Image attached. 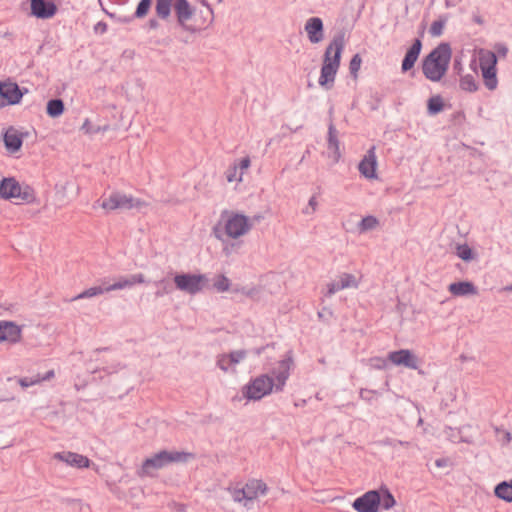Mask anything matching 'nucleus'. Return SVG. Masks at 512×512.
<instances>
[{
    "instance_id": "obj_1",
    "label": "nucleus",
    "mask_w": 512,
    "mask_h": 512,
    "mask_svg": "<svg viewBox=\"0 0 512 512\" xmlns=\"http://www.w3.org/2000/svg\"><path fill=\"white\" fill-rule=\"evenodd\" d=\"M452 57L451 46L442 42L422 60V72L426 79L439 82L447 73Z\"/></svg>"
},
{
    "instance_id": "obj_2",
    "label": "nucleus",
    "mask_w": 512,
    "mask_h": 512,
    "mask_svg": "<svg viewBox=\"0 0 512 512\" xmlns=\"http://www.w3.org/2000/svg\"><path fill=\"white\" fill-rule=\"evenodd\" d=\"M194 458L195 455L190 452L161 450L144 460L139 475H152L154 471L167 467L172 463H186Z\"/></svg>"
},
{
    "instance_id": "obj_3",
    "label": "nucleus",
    "mask_w": 512,
    "mask_h": 512,
    "mask_svg": "<svg viewBox=\"0 0 512 512\" xmlns=\"http://www.w3.org/2000/svg\"><path fill=\"white\" fill-rule=\"evenodd\" d=\"M0 197L5 200L16 199V204H30L36 200L34 189L27 184H20L14 177L0 181Z\"/></svg>"
},
{
    "instance_id": "obj_4",
    "label": "nucleus",
    "mask_w": 512,
    "mask_h": 512,
    "mask_svg": "<svg viewBox=\"0 0 512 512\" xmlns=\"http://www.w3.org/2000/svg\"><path fill=\"white\" fill-rule=\"evenodd\" d=\"M142 283H145V278L144 275L141 273L120 277L119 280L114 282L113 284H107V282L104 280L102 282V285L90 287L84 290L82 293L78 294L77 296L73 297L71 300L74 301L83 298H90L113 290L131 288L135 284Z\"/></svg>"
},
{
    "instance_id": "obj_5",
    "label": "nucleus",
    "mask_w": 512,
    "mask_h": 512,
    "mask_svg": "<svg viewBox=\"0 0 512 512\" xmlns=\"http://www.w3.org/2000/svg\"><path fill=\"white\" fill-rule=\"evenodd\" d=\"M95 204H98L100 207L107 211L131 210L133 208L141 209L147 205L144 201L119 191L112 192L107 198H104L103 200H97Z\"/></svg>"
},
{
    "instance_id": "obj_6",
    "label": "nucleus",
    "mask_w": 512,
    "mask_h": 512,
    "mask_svg": "<svg viewBox=\"0 0 512 512\" xmlns=\"http://www.w3.org/2000/svg\"><path fill=\"white\" fill-rule=\"evenodd\" d=\"M221 220H224L226 235L232 239L245 235L251 229L250 217L241 213L224 210L221 212Z\"/></svg>"
},
{
    "instance_id": "obj_7",
    "label": "nucleus",
    "mask_w": 512,
    "mask_h": 512,
    "mask_svg": "<svg viewBox=\"0 0 512 512\" xmlns=\"http://www.w3.org/2000/svg\"><path fill=\"white\" fill-rule=\"evenodd\" d=\"M275 391L273 378L269 374H261L249 381L242 388V395L248 400H260Z\"/></svg>"
},
{
    "instance_id": "obj_8",
    "label": "nucleus",
    "mask_w": 512,
    "mask_h": 512,
    "mask_svg": "<svg viewBox=\"0 0 512 512\" xmlns=\"http://www.w3.org/2000/svg\"><path fill=\"white\" fill-rule=\"evenodd\" d=\"M345 47V33L339 31L335 34L326 47L323 55L322 66L332 67L339 70L341 56Z\"/></svg>"
},
{
    "instance_id": "obj_9",
    "label": "nucleus",
    "mask_w": 512,
    "mask_h": 512,
    "mask_svg": "<svg viewBox=\"0 0 512 512\" xmlns=\"http://www.w3.org/2000/svg\"><path fill=\"white\" fill-rule=\"evenodd\" d=\"M207 282L205 274L178 273L174 276L176 288L190 295L201 292Z\"/></svg>"
},
{
    "instance_id": "obj_10",
    "label": "nucleus",
    "mask_w": 512,
    "mask_h": 512,
    "mask_svg": "<svg viewBox=\"0 0 512 512\" xmlns=\"http://www.w3.org/2000/svg\"><path fill=\"white\" fill-rule=\"evenodd\" d=\"M380 491L369 490L363 495L357 497L352 507L357 512H378L380 507Z\"/></svg>"
},
{
    "instance_id": "obj_11",
    "label": "nucleus",
    "mask_w": 512,
    "mask_h": 512,
    "mask_svg": "<svg viewBox=\"0 0 512 512\" xmlns=\"http://www.w3.org/2000/svg\"><path fill=\"white\" fill-rule=\"evenodd\" d=\"M174 11L177 17L178 24L183 30L195 33L197 28L187 24L195 13V8L190 5L188 0H175Z\"/></svg>"
},
{
    "instance_id": "obj_12",
    "label": "nucleus",
    "mask_w": 512,
    "mask_h": 512,
    "mask_svg": "<svg viewBox=\"0 0 512 512\" xmlns=\"http://www.w3.org/2000/svg\"><path fill=\"white\" fill-rule=\"evenodd\" d=\"M290 353L291 352H289L287 357L279 361L278 365L272 369L271 377L273 380H276V382H274L275 392H280L283 390L286 381L290 376L291 366L293 365V359Z\"/></svg>"
},
{
    "instance_id": "obj_13",
    "label": "nucleus",
    "mask_w": 512,
    "mask_h": 512,
    "mask_svg": "<svg viewBox=\"0 0 512 512\" xmlns=\"http://www.w3.org/2000/svg\"><path fill=\"white\" fill-rule=\"evenodd\" d=\"M388 360L396 366H404L409 369L419 368V358L409 349H400L388 354Z\"/></svg>"
},
{
    "instance_id": "obj_14",
    "label": "nucleus",
    "mask_w": 512,
    "mask_h": 512,
    "mask_svg": "<svg viewBox=\"0 0 512 512\" xmlns=\"http://www.w3.org/2000/svg\"><path fill=\"white\" fill-rule=\"evenodd\" d=\"M31 15L38 19H50L57 13L52 0H30Z\"/></svg>"
},
{
    "instance_id": "obj_15",
    "label": "nucleus",
    "mask_w": 512,
    "mask_h": 512,
    "mask_svg": "<svg viewBox=\"0 0 512 512\" xmlns=\"http://www.w3.org/2000/svg\"><path fill=\"white\" fill-rule=\"evenodd\" d=\"M28 92L25 88L23 91L17 83L0 82V97L5 99L8 105H16L20 103L24 93Z\"/></svg>"
},
{
    "instance_id": "obj_16",
    "label": "nucleus",
    "mask_w": 512,
    "mask_h": 512,
    "mask_svg": "<svg viewBox=\"0 0 512 512\" xmlns=\"http://www.w3.org/2000/svg\"><path fill=\"white\" fill-rule=\"evenodd\" d=\"M22 337L21 327L13 321L0 320V343L16 344Z\"/></svg>"
},
{
    "instance_id": "obj_17",
    "label": "nucleus",
    "mask_w": 512,
    "mask_h": 512,
    "mask_svg": "<svg viewBox=\"0 0 512 512\" xmlns=\"http://www.w3.org/2000/svg\"><path fill=\"white\" fill-rule=\"evenodd\" d=\"M422 40L420 38H415L411 44V46L407 49L404 58L401 63V72L406 73L413 69L416 61L419 58V55L422 50Z\"/></svg>"
},
{
    "instance_id": "obj_18",
    "label": "nucleus",
    "mask_w": 512,
    "mask_h": 512,
    "mask_svg": "<svg viewBox=\"0 0 512 512\" xmlns=\"http://www.w3.org/2000/svg\"><path fill=\"white\" fill-rule=\"evenodd\" d=\"M305 31L311 43L317 44L324 39V25L319 17H311L305 23Z\"/></svg>"
},
{
    "instance_id": "obj_19",
    "label": "nucleus",
    "mask_w": 512,
    "mask_h": 512,
    "mask_svg": "<svg viewBox=\"0 0 512 512\" xmlns=\"http://www.w3.org/2000/svg\"><path fill=\"white\" fill-rule=\"evenodd\" d=\"M377 160L375 147H371L358 165L360 173L367 179L376 178Z\"/></svg>"
},
{
    "instance_id": "obj_20",
    "label": "nucleus",
    "mask_w": 512,
    "mask_h": 512,
    "mask_svg": "<svg viewBox=\"0 0 512 512\" xmlns=\"http://www.w3.org/2000/svg\"><path fill=\"white\" fill-rule=\"evenodd\" d=\"M243 490L247 496L244 506L250 508L249 503H252L259 495H265L268 487L262 480L252 479L246 483Z\"/></svg>"
},
{
    "instance_id": "obj_21",
    "label": "nucleus",
    "mask_w": 512,
    "mask_h": 512,
    "mask_svg": "<svg viewBox=\"0 0 512 512\" xmlns=\"http://www.w3.org/2000/svg\"><path fill=\"white\" fill-rule=\"evenodd\" d=\"M23 137V133L19 132L16 128L12 126L9 127L3 133V142L6 150L9 151L10 153L18 152L23 145Z\"/></svg>"
},
{
    "instance_id": "obj_22",
    "label": "nucleus",
    "mask_w": 512,
    "mask_h": 512,
    "mask_svg": "<svg viewBox=\"0 0 512 512\" xmlns=\"http://www.w3.org/2000/svg\"><path fill=\"white\" fill-rule=\"evenodd\" d=\"M54 458L76 468H87L91 462L86 456L70 451L57 452Z\"/></svg>"
},
{
    "instance_id": "obj_23",
    "label": "nucleus",
    "mask_w": 512,
    "mask_h": 512,
    "mask_svg": "<svg viewBox=\"0 0 512 512\" xmlns=\"http://www.w3.org/2000/svg\"><path fill=\"white\" fill-rule=\"evenodd\" d=\"M448 290L455 296H466L477 294L476 286L470 281H458L449 285Z\"/></svg>"
},
{
    "instance_id": "obj_24",
    "label": "nucleus",
    "mask_w": 512,
    "mask_h": 512,
    "mask_svg": "<svg viewBox=\"0 0 512 512\" xmlns=\"http://www.w3.org/2000/svg\"><path fill=\"white\" fill-rule=\"evenodd\" d=\"M338 70L332 67L321 66L320 76L318 79L319 85L325 90H330L334 86L336 74Z\"/></svg>"
},
{
    "instance_id": "obj_25",
    "label": "nucleus",
    "mask_w": 512,
    "mask_h": 512,
    "mask_svg": "<svg viewBox=\"0 0 512 512\" xmlns=\"http://www.w3.org/2000/svg\"><path fill=\"white\" fill-rule=\"evenodd\" d=\"M65 110L64 101L61 98H53L47 102L46 113L51 118L60 117Z\"/></svg>"
},
{
    "instance_id": "obj_26",
    "label": "nucleus",
    "mask_w": 512,
    "mask_h": 512,
    "mask_svg": "<svg viewBox=\"0 0 512 512\" xmlns=\"http://www.w3.org/2000/svg\"><path fill=\"white\" fill-rule=\"evenodd\" d=\"M327 142H328V149L333 151V153L335 155V159L338 160L340 157L338 131L335 128L332 121L329 123V126H328Z\"/></svg>"
},
{
    "instance_id": "obj_27",
    "label": "nucleus",
    "mask_w": 512,
    "mask_h": 512,
    "mask_svg": "<svg viewBox=\"0 0 512 512\" xmlns=\"http://www.w3.org/2000/svg\"><path fill=\"white\" fill-rule=\"evenodd\" d=\"M494 494L506 502H512V480L498 483L494 488Z\"/></svg>"
},
{
    "instance_id": "obj_28",
    "label": "nucleus",
    "mask_w": 512,
    "mask_h": 512,
    "mask_svg": "<svg viewBox=\"0 0 512 512\" xmlns=\"http://www.w3.org/2000/svg\"><path fill=\"white\" fill-rule=\"evenodd\" d=\"M497 55L495 52L490 50H481L479 53V66L480 69L496 68L497 66Z\"/></svg>"
},
{
    "instance_id": "obj_29",
    "label": "nucleus",
    "mask_w": 512,
    "mask_h": 512,
    "mask_svg": "<svg viewBox=\"0 0 512 512\" xmlns=\"http://www.w3.org/2000/svg\"><path fill=\"white\" fill-rule=\"evenodd\" d=\"M481 75L483 78L484 85L488 90L493 91L497 88V68L481 69Z\"/></svg>"
},
{
    "instance_id": "obj_30",
    "label": "nucleus",
    "mask_w": 512,
    "mask_h": 512,
    "mask_svg": "<svg viewBox=\"0 0 512 512\" xmlns=\"http://www.w3.org/2000/svg\"><path fill=\"white\" fill-rule=\"evenodd\" d=\"M444 109V100L440 95H434L427 100V113L431 116L439 114Z\"/></svg>"
},
{
    "instance_id": "obj_31",
    "label": "nucleus",
    "mask_w": 512,
    "mask_h": 512,
    "mask_svg": "<svg viewBox=\"0 0 512 512\" xmlns=\"http://www.w3.org/2000/svg\"><path fill=\"white\" fill-rule=\"evenodd\" d=\"M174 0H156V14L161 19H167L171 14V7Z\"/></svg>"
},
{
    "instance_id": "obj_32",
    "label": "nucleus",
    "mask_w": 512,
    "mask_h": 512,
    "mask_svg": "<svg viewBox=\"0 0 512 512\" xmlns=\"http://www.w3.org/2000/svg\"><path fill=\"white\" fill-rule=\"evenodd\" d=\"M459 86L462 90L467 92H476L479 88V84L471 74L462 76L460 78Z\"/></svg>"
},
{
    "instance_id": "obj_33",
    "label": "nucleus",
    "mask_w": 512,
    "mask_h": 512,
    "mask_svg": "<svg viewBox=\"0 0 512 512\" xmlns=\"http://www.w3.org/2000/svg\"><path fill=\"white\" fill-rule=\"evenodd\" d=\"M380 506L385 510L391 509L395 504L396 500L388 488L382 487L380 490Z\"/></svg>"
},
{
    "instance_id": "obj_34",
    "label": "nucleus",
    "mask_w": 512,
    "mask_h": 512,
    "mask_svg": "<svg viewBox=\"0 0 512 512\" xmlns=\"http://www.w3.org/2000/svg\"><path fill=\"white\" fill-rule=\"evenodd\" d=\"M457 256L463 261L469 262L474 259L475 253L467 244L457 246Z\"/></svg>"
},
{
    "instance_id": "obj_35",
    "label": "nucleus",
    "mask_w": 512,
    "mask_h": 512,
    "mask_svg": "<svg viewBox=\"0 0 512 512\" xmlns=\"http://www.w3.org/2000/svg\"><path fill=\"white\" fill-rule=\"evenodd\" d=\"M378 225V220L374 216H366L362 218V220L358 224V228L360 232H366L369 230H373Z\"/></svg>"
},
{
    "instance_id": "obj_36",
    "label": "nucleus",
    "mask_w": 512,
    "mask_h": 512,
    "mask_svg": "<svg viewBox=\"0 0 512 512\" xmlns=\"http://www.w3.org/2000/svg\"><path fill=\"white\" fill-rule=\"evenodd\" d=\"M152 2H153V0H140V2L138 3L136 10L133 14L134 17L137 19L144 18L148 14V12L151 8Z\"/></svg>"
},
{
    "instance_id": "obj_37",
    "label": "nucleus",
    "mask_w": 512,
    "mask_h": 512,
    "mask_svg": "<svg viewBox=\"0 0 512 512\" xmlns=\"http://www.w3.org/2000/svg\"><path fill=\"white\" fill-rule=\"evenodd\" d=\"M447 18L446 17H440L438 20H435L429 29V33L433 37L441 36L443 33V28L446 24Z\"/></svg>"
},
{
    "instance_id": "obj_38",
    "label": "nucleus",
    "mask_w": 512,
    "mask_h": 512,
    "mask_svg": "<svg viewBox=\"0 0 512 512\" xmlns=\"http://www.w3.org/2000/svg\"><path fill=\"white\" fill-rule=\"evenodd\" d=\"M213 287L218 292L228 291L230 288V280L225 275L220 274L215 278Z\"/></svg>"
},
{
    "instance_id": "obj_39",
    "label": "nucleus",
    "mask_w": 512,
    "mask_h": 512,
    "mask_svg": "<svg viewBox=\"0 0 512 512\" xmlns=\"http://www.w3.org/2000/svg\"><path fill=\"white\" fill-rule=\"evenodd\" d=\"M230 359L229 355L224 353L220 354L217 357V366L223 371V372H229L230 369L232 372H236V369L233 367L232 363L228 361Z\"/></svg>"
},
{
    "instance_id": "obj_40",
    "label": "nucleus",
    "mask_w": 512,
    "mask_h": 512,
    "mask_svg": "<svg viewBox=\"0 0 512 512\" xmlns=\"http://www.w3.org/2000/svg\"><path fill=\"white\" fill-rule=\"evenodd\" d=\"M248 353H249V350H246V349L232 351V352L228 353V355L230 357V359H228V361L230 363H232L233 367L235 368V365H237L242 360H244L247 357Z\"/></svg>"
},
{
    "instance_id": "obj_41",
    "label": "nucleus",
    "mask_w": 512,
    "mask_h": 512,
    "mask_svg": "<svg viewBox=\"0 0 512 512\" xmlns=\"http://www.w3.org/2000/svg\"><path fill=\"white\" fill-rule=\"evenodd\" d=\"M361 63L362 59L359 54H355L352 56L349 63V72L354 79H357L358 77V72L360 70Z\"/></svg>"
},
{
    "instance_id": "obj_42",
    "label": "nucleus",
    "mask_w": 512,
    "mask_h": 512,
    "mask_svg": "<svg viewBox=\"0 0 512 512\" xmlns=\"http://www.w3.org/2000/svg\"><path fill=\"white\" fill-rule=\"evenodd\" d=\"M339 282H340V287H343L344 289L358 286L356 277L353 274H349V273L342 274L340 276Z\"/></svg>"
},
{
    "instance_id": "obj_43",
    "label": "nucleus",
    "mask_w": 512,
    "mask_h": 512,
    "mask_svg": "<svg viewBox=\"0 0 512 512\" xmlns=\"http://www.w3.org/2000/svg\"><path fill=\"white\" fill-rule=\"evenodd\" d=\"M380 443L383 446H389V447H393V448H395L398 445L408 448L411 445V443L409 441H402V440L389 438V437L381 440Z\"/></svg>"
},
{
    "instance_id": "obj_44",
    "label": "nucleus",
    "mask_w": 512,
    "mask_h": 512,
    "mask_svg": "<svg viewBox=\"0 0 512 512\" xmlns=\"http://www.w3.org/2000/svg\"><path fill=\"white\" fill-rule=\"evenodd\" d=\"M377 394L378 392L376 390H370L365 388L360 389L359 392L360 398L368 403H372L374 396Z\"/></svg>"
},
{
    "instance_id": "obj_45",
    "label": "nucleus",
    "mask_w": 512,
    "mask_h": 512,
    "mask_svg": "<svg viewBox=\"0 0 512 512\" xmlns=\"http://www.w3.org/2000/svg\"><path fill=\"white\" fill-rule=\"evenodd\" d=\"M388 361V358L384 359L381 357H373L370 359L371 366L378 370L385 369L388 365Z\"/></svg>"
},
{
    "instance_id": "obj_46",
    "label": "nucleus",
    "mask_w": 512,
    "mask_h": 512,
    "mask_svg": "<svg viewBox=\"0 0 512 512\" xmlns=\"http://www.w3.org/2000/svg\"><path fill=\"white\" fill-rule=\"evenodd\" d=\"M19 384L23 387V388H27V387H30V386H33L37 383H40V375L38 374L36 377H23V378H20L18 380Z\"/></svg>"
},
{
    "instance_id": "obj_47",
    "label": "nucleus",
    "mask_w": 512,
    "mask_h": 512,
    "mask_svg": "<svg viewBox=\"0 0 512 512\" xmlns=\"http://www.w3.org/2000/svg\"><path fill=\"white\" fill-rule=\"evenodd\" d=\"M222 221H219L214 227L212 228V235L218 239L223 240V236L225 233L224 225H222Z\"/></svg>"
},
{
    "instance_id": "obj_48",
    "label": "nucleus",
    "mask_w": 512,
    "mask_h": 512,
    "mask_svg": "<svg viewBox=\"0 0 512 512\" xmlns=\"http://www.w3.org/2000/svg\"><path fill=\"white\" fill-rule=\"evenodd\" d=\"M107 15L111 18V19H114L116 20L117 22L119 23H123V24H128L130 22H132L135 17L134 15H127V16H117L116 14L114 13H107Z\"/></svg>"
},
{
    "instance_id": "obj_49",
    "label": "nucleus",
    "mask_w": 512,
    "mask_h": 512,
    "mask_svg": "<svg viewBox=\"0 0 512 512\" xmlns=\"http://www.w3.org/2000/svg\"><path fill=\"white\" fill-rule=\"evenodd\" d=\"M231 495H232V498L235 502H242V501H245L246 502V497L245 496V491L243 490V488H240V489H233L231 491Z\"/></svg>"
},
{
    "instance_id": "obj_50",
    "label": "nucleus",
    "mask_w": 512,
    "mask_h": 512,
    "mask_svg": "<svg viewBox=\"0 0 512 512\" xmlns=\"http://www.w3.org/2000/svg\"><path fill=\"white\" fill-rule=\"evenodd\" d=\"M344 289L343 287H340V282L337 281V282H332V283H329L328 284V291H327V296H331L333 294H335L336 292L340 291Z\"/></svg>"
},
{
    "instance_id": "obj_51",
    "label": "nucleus",
    "mask_w": 512,
    "mask_h": 512,
    "mask_svg": "<svg viewBox=\"0 0 512 512\" xmlns=\"http://www.w3.org/2000/svg\"><path fill=\"white\" fill-rule=\"evenodd\" d=\"M81 130H83L86 134H95L99 131V128L94 129L91 125V122L86 119L81 127Z\"/></svg>"
},
{
    "instance_id": "obj_52",
    "label": "nucleus",
    "mask_w": 512,
    "mask_h": 512,
    "mask_svg": "<svg viewBox=\"0 0 512 512\" xmlns=\"http://www.w3.org/2000/svg\"><path fill=\"white\" fill-rule=\"evenodd\" d=\"M316 206H317V200H316V197L315 196H312L310 199H309V202H308V207L305 208L303 210V213L305 214H310V213H313L316 209Z\"/></svg>"
},
{
    "instance_id": "obj_53",
    "label": "nucleus",
    "mask_w": 512,
    "mask_h": 512,
    "mask_svg": "<svg viewBox=\"0 0 512 512\" xmlns=\"http://www.w3.org/2000/svg\"><path fill=\"white\" fill-rule=\"evenodd\" d=\"M251 164L249 157H244L240 160L239 164L237 165V169L239 168L241 170V175L243 174V171L248 169Z\"/></svg>"
},
{
    "instance_id": "obj_54",
    "label": "nucleus",
    "mask_w": 512,
    "mask_h": 512,
    "mask_svg": "<svg viewBox=\"0 0 512 512\" xmlns=\"http://www.w3.org/2000/svg\"><path fill=\"white\" fill-rule=\"evenodd\" d=\"M453 70L457 73V74H460L463 70V66H462V60L460 57H455L454 60H453Z\"/></svg>"
},
{
    "instance_id": "obj_55",
    "label": "nucleus",
    "mask_w": 512,
    "mask_h": 512,
    "mask_svg": "<svg viewBox=\"0 0 512 512\" xmlns=\"http://www.w3.org/2000/svg\"><path fill=\"white\" fill-rule=\"evenodd\" d=\"M237 173V165H234L233 168H230L226 172V178L228 182H233L236 178Z\"/></svg>"
},
{
    "instance_id": "obj_56",
    "label": "nucleus",
    "mask_w": 512,
    "mask_h": 512,
    "mask_svg": "<svg viewBox=\"0 0 512 512\" xmlns=\"http://www.w3.org/2000/svg\"><path fill=\"white\" fill-rule=\"evenodd\" d=\"M496 50H497V53L502 56V57H506L507 53H508V48L506 45L504 44H497L496 45Z\"/></svg>"
},
{
    "instance_id": "obj_57",
    "label": "nucleus",
    "mask_w": 512,
    "mask_h": 512,
    "mask_svg": "<svg viewBox=\"0 0 512 512\" xmlns=\"http://www.w3.org/2000/svg\"><path fill=\"white\" fill-rule=\"evenodd\" d=\"M106 30H107V24L104 22H98L95 26L96 32L100 31L101 33H104V32H106Z\"/></svg>"
},
{
    "instance_id": "obj_58",
    "label": "nucleus",
    "mask_w": 512,
    "mask_h": 512,
    "mask_svg": "<svg viewBox=\"0 0 512 512\" xmlns=\"http://www.w3.org/2000/svg\"><path fill=\"white\" fill-rule=\"evenodd\" d=\"M53 377H54V371L49 370L43 376H40V382L50 380Z\"/></svg>"
},
{
    "instance_id": "obj_59",
    "label": "nucleus",
    "mask_w": 512,
    "mask_h": 512,
    "mask_svg": "<svg viewBox=\"0 0 512 512\" xmlns=\"http://www.w3.org/2000/svg\"><path fill=\"white\" fill-rule=\"evenodd\" d=\"M171 292V287H168V286H164L163 287V290H158L155 295L156 297H162L163 295L165 294H168Z\"/></svg>"
},
{
    "instance_id": "obj_60",
    "label": "nucleus",
    "mask_w": 512,
    "mask_h": 512,
    "mask_svg": "<svg viewBox=\"0 0 512 512\" xmlns=\"http://www.w3.org/2000/svg\"><path fill=\"white\" fill-rule=\"evenodd\" d=\"M149 29H157L159 27V22L155 18H151L147 23Z\"/></svg>"
},
{
    "instance_id": "obj_61",
    "label": "nucleus",
    "mask_w": 512,
    "mask_h": 512,
    "mask_svg": "<svg viewBox=\"0 0 512 512\" xmlns=\"http://www.w3.org/2000/svg\"><path fill=\"white\" fill-rule=\"evenodd\" d=\"M263 219V216L260 214L254 215L253 217H250L251 222V228L256 224L259 223Z\"/></svg>"
},
{
    "instance_id": "obj_62",
    "label": "nucleus",
    "mask_w": 512,
    "mask_h": 512,
    "mask_svg": "<svg viewBox=\"0 0 512 512\" xmlns=\"http://www.w3.org/2000/svg\"><path fill=\"white\" fill-rule=\"evenodd\" d=\"M446 463H447V461L444 458H440L435 461V464L437 467H444V466H446Z\"/></svg>"
},
{
    "instance_id": "obj_63",
    "label": "nucleus",
    "mask_w": 512,
    "mask_h": 512,
    "mask_svg": "<svg viewBox=\"0 0 512 512\" xmlns=\"http://www.w3.org/2000/svg\"><path fill=\"white\" fill-rule=\"evenodd\" d=\"M461 0H445V4L447 7H453L457 5Z\"/></svg>"
},
{
    "instance_id": "obj_64",
    "label": "nucleus",
    "mask_w": 512,
    "mask_h": 512,
    "mask_svg": "<svg viewBox=\"0 0 512 512\" xmlns=\"http://www.w3.org/2000/svg\"><path fill=\"white\" fill-rule=\"evenodd\" d=\"M473 21L479 25H482L484 23L483 18L480 15H474Z\"/></svg>"
}]
</instances>
